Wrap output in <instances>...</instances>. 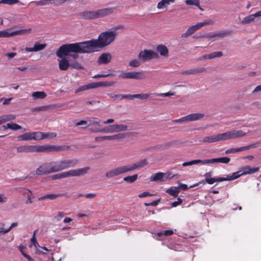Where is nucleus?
<instances>
[{"mask_svg":"<svg viewBox=\"0 0 261 261\" xmlns=\"http://www.w3.org/2000/svg\"><path fill=\"white\" fill-rule=\"evenodd\" d=\"M65 216V214L63 212H59L58 213L57 216H55V219L57 221L61 220Z\"/></svg>","mask_w":261,"mask_h":261,"instance_id":"0e129e2a","label":"nucleus"},{"mask_svg":"<svg viewBox=\"0 0 261 261\" xmlns=\"http://www.w3.org/2000/svg\"><path fill=\"white\" fill-rule=\"evenodd\" d=\"M118 76L119 77L123 79H134L140 80L145 79V76H144L143 72L139 71L128 72H123L120 74Z\"/></svg>","mask_w":261,"mask_h":261,"instance_id":"39448f33","label":"nucleus"},{"mask_svg":"<svg viewBox=\"0 0 261 261\" xmlns=\"http://www.w3.org/2000/svg\"><path fill=\"white\" fill-rule=\"evenodd\" d=\"M8 198L3 194H0V204L6 203L7 202Z\"/></svg>","mask_w":261,"mask_h":261,"instance_id":"338daca9","label":"nucleus"},{"mask_svg":"<svg viewBox=\"0 0 261 261\" xmlns=\"http://www.w3.org/2000/svg\"><path fill=\"white\" fill-rule=\"evenodd\" d=\"M70 66L76 69H83L82 66L77 62H74L73 63H70Z\"/></svg>","mask_w":261,"mask_h":261,"instance_id":"6e6d98bb","label":"nucleus"},{"mask_svg":"<svg viewBox=\"0 0 261 261\" xmlns=\"http://www.w3.org/2000/svg\"><path fill=\"white\" fill-rule=\"evenodd\" d=\"M114 9L111 8H104L96 11H85L80 13L82 18L85 19H94L101 18L112 14Z\"/></svg>","mask_w":261,"mask_h":261,"instance_id":"f03ea898","label":"nucleus"},{"mask_svg":"<svg viewBox=\"0 0 261 261\" xmlns=\"http://www.w3.org/2000/svg\"><path fill=\"white\" fill-rule=\"evenodd\" d=\"M2 128L4 130L10 129L12 130H18L21 128V126L16 123H7L6 125H3Z\"/></svg>","mask_w":261,"mask_h":261,"instance_id":"c756f323","label":"nucleus"},{"mask_svg":"<svg viewBox=\"0 0 261 261\" xmlns=\"http://www.w3.org/2000/svg\"><path fill=\"white\" fill-rule=\"evenodd\" d=\"M59 66L60 70H67L70 66V64L66 58H64L59 61Z\"/></svg>","mask_w":261,"mask_h":261,"instance_id":"cd10ccee","label":"nucleus"},{"mask_svg":"<svg viewBox=\"0 0 261 261\" xmlns=\"http://www.w3.org/2000/svg\"><path fill=\"white\" fill-rule=\"evenodd\" d=\"M223 53L221 51H214L210 54V59L220 57L222 56Z\"/></svg>","mask_w":261,"mask_h":261,"instance_id":"603ef678","label":"nucleus"},{"mask_svg":"<svg viewBox=\"0 0 261 261\" xmlns=\"http://www.w3.org/2000/svg\"><path fill=\"white\" fill-rule=\"evenodd\" d=\"M2 116L4 118L5 122L10 120H14L16 118L15 115L13 114L4 115Z\"/></svg>","mask_w":261,"mask_h":261,"instance_id":"09e8293b","label":"nucleus"},{"mask_svg":"<svg viewBox=\"0 0 261 261\" xmlns=\"http://www.w3.org/2000/svg\"><path fill=\"white\" fill-rule=\"evenodd\" d=\"M127 172H129L127 165H125L123 166H119L109 170L106 173L105 175L107 178H112Z\"/></svg>","mask_w":261,"mask_h":261,"instance_id":"20e7f679","label":"nucleus"},{"mask_svg":"<svg viewBox=\"0 0 261 261\" xmlns=\"http://www.w3.org/2000/svg\"><path fill=\"white\" fill-rule=\"evenodd\" d=\"M173 233V230H164L163 231H160V232H158L157 235L159 237H161L163 235H164L165 236H171Z\"/></svg>","mask_w":261,"mask_h":261,"instance_id":"79ce46f5","label":"nucleus"},{"mask_svg":"<svg viewBox=\"0 0 261 261\" xmlns=\"http://www.w3.org/2000/svg\"><path fill=\"white\" fill-rule=\"evenodd\" d=\"M174 3L175 0H161L158 3L156 7L160 10L167 9L168 6Z\"/></svg>","mask_w":261,"mask_h":261,"instance_id":"6ab92c4d","label":"nucleus"},{"mask_svg":"<svg viewBox=\"0 0 261 261\" xmlns=\"http://www.w3.org/2000/svg\"><path fill=\"white\" fill-rule=\"evenodd\" d=\"M32 96L34 99H44L46 96V94L43 91H37L32 93Z\"/></svg>","mask_w":261,"mask_h":261,"instance_id":"f704fd0d","label":"nucleus"},{"mask_svg":"<svg viewBox=\"0 0 261 261\" xmlns=\"http://www.w3.org/2000/svg\"><path fill=\"white\" fill-rule=\"evenodd\" d=\"M49 108V106H40L36 108H34L32 109V112L36 111H46Z\"/></svg>","mask_w":261,"mask_h":261,"instance_id":"de8ad7c7","label":"nucleus"},{"mask_svg":"<svg viewBox=\"0 0 261 261\" xmlns=\"http://www.w3.org/2000/svg\"><path fill=\"white\" fill-rule=\"evenodd\" d=\"M115 133L126 131L128 129V126L125 124H114Z\"/></svg>","mask_w":261,"mask_h":261,"instance_id":"7c9ffc66","label":"nucleus"},{"mask_svg":"<svg viewBox=\"0 0 261 261\" xmlns=\"http://www.w3.org/2000/svg\"><path fill=\"white\" fill-rule=\"evenodd\" d=\"M79 88H80V90H81V91L89 90V89H94L93 82L89 83L88 84H87V85L82 86L80 87H79Z\"/></svg>","mask_w":261,"mask_h":261,"instance_id":"a18cd8bd","label":"nucleus"},{"mask_svg":"<svg viewBox=\"0 0 261 261\" xmlns=\"http://www.w3.org/2000/svg\"><path fill=\"white\" fill-rule=\"evenodd\" d=\"M195 32V30L194 29V27H193L192 25L188 28V30L186 31V33H183L181 35V37L182 38H187V37L190 36V35H192Z\"/></svg>","mask_w":261,"mask_h":261,"instance_id":"4c0bfd02","label":"nucleus"},{"mask_svg":"<svg viewBox=\"0 0 261 261\" xmlns=\"http://www.w3.org/2000/svg\"><path fill=\"white\" fill-rule=\"evenodd\" d=\"M205 182L208 184H213L215 182H221L225 181L224 177H215L205 179Z\"/></svg>","mask_w":261,"mask_h":261,"instance_id":"c9c22d12","label":"nucleus"},{"mask_svg":"<svg viewBox=\"0 0 261 261\" xmlns=\"http://www.w3.org/2000/svg\"><path fill=\"white\" fill-rule=\"evenodd\" d=\"M185 3L187 5H193L196 7H199L200 1L199 0H186Z\"/></svg>","mask_w":261,"mask_h":261,"instance_id":"c03bdc74","label":"nucleus"},{"mask_svg":"<svg viewBox=\"0 0 261 261\" xmlns=\"http://www.w3.org/2000/svg\"><path fill=\"white\" fill-rule=\"evenodd\" d=\"M166 174H167V173L164 174V173L162 172H159L152 175L150 177V179L152 181H164L165 180V179L164 178V176Z\"/></svg>","mask_w":261,"mask_h":261,"instance_id":"4be33fe9","label":"nucleus"},{"mask_svg":"<svg viewBox=\"0 0 261 261\" xmlns=\"http://www.w3.org/2000/svg\"><path fill=\"white\" fill-rule=\"evenodd\" d=\"M67 193H58V194H46L44 196H41V197L39 198V200H42L45 199H49L50 200L55 199L58 197H61V196H66Z\"/></svg>","mask_w":261,"mask_h":261,"instance_id":"a211bd4d","label":"nucleus"},{"mask_svg":"<svg viewBox=\"0 0 261 261\" xmlns=\"http://www.w3.org/2000/svg\"><path fill=\"white\" fill-rule=\"evenodd\" d=\"M214 24L213 21L212 20H206L203 22H199L197 23L196 24L192 25L194 27V29L195 31L200 29L202 27L207 25H213Z\"/></svg>","mask_w":261,"mask_h":261,"instance_id":"5701e85b","label":"nucleus"},{"mask_svg":"<svg viewBox=\"0 0 261 261\" xmlns=\"http://www.w3.org/2000/svg\"><path fill=\"white\" fill-rule=\"evenodd\" d=\"M109 95L112 98H114V99H123V94H109Z\"/></svg>","mask_w":261,"mask_h":261,"instance_id":"69168bd1","label":"nucleus"},{"mask_svg":"<svg viewBox=\"0 0 261 261\" xmlns=\"http://www.w3.org/2000/svg\"><path fill=\"white\" fill-rule=\"evenodd\" d=\"M35 147L33 145H22L16 148L17 151L20 153L34 152Z\"/></svg>","mask_w":261,"mask_h":261,"instance_id":"f3484780","label":"nucleus"},{"mask_svg":"<svg viewBox=\"0 0 261 261\" xmlns=\"http://www.w3.org/2000/svg\"><path fill=\"white\" fill-rule=\"evenodd\" d=\"M89 170L90 167H86L83 168H80L74 170H71L66 171L67 176L68 177L82 176L86 174Z\"/></svg>","mask_w":261,"mask_h":261,"instance_id":"9b49d317","label":"nucleus"},{"mask_svg":"<svg viewBox=\"0 0 261 261\" xmlns=\"http://www.w3.org/2000/svg\"><path fill=\"white\" fill-rule=\"evenodd\" d=\"M112 59L111 54L109 53H103L101 54L98 59L99 64H106L109 63Z\"/></svg>","mask_w":261,"mask_h":261,"instance_id":"dca6fc26","label":"nucleus"},{"mask_svg":"<svg viewBox=\"0 0 261 261\" xmlns=\"http://www.w3.org/2000/svg\"><path fill=\"white\" fill-rule=\"evenodd\" d=\"M153 195H154L150 194L148 192L146 191V192H144L143 193L139 194L138 196L139 198H143V197H145L147 196H153Z\"/></svg>","mask_w":261,"mask_h":261,"instance_id":"774afa93","label":"nucleus"},{"mask_svg":"<svg viewBox=\"0 0 261 261\" xmlns=\"http://www.w3.org/2000/svg\"><path fill=\"white\" fill-rule=\"evenodd\" d=\"M35 152H45L49 149V145H44V146H34Z\"/></svg>","mask_w":261,"mask_h":261,"instance_id":"58836bf2","label":"nucleus"},{"mask_svg":"<svg viewBox=\"0 0 261 261\" xmlns=\"http://www.w3.org/2000/svg\"><path fill=\"white\" fill-rule=\"evenodd\" d=\"M19 2V0H1V2H2V4L9 5L18 3Z\"/></svg>","mask_w":261,"mask_h":261,"instance_id":"864d4df0","label":"nucleus"},{"mask_svg":"<svg viewBox=\"0 0 261 261\" xmlns=\"http://www.w3.org/2000/svg\"><path fill=\"white\" fill-rule=\"evenodd\" d=\"M125 135L124 134L119 133L113 135V140H118L121 139L125 137Z\"/></svg>","mask_w":261,"mask_h":261,"instance_id":"052dcab7","label":"nucleus"},{"mask_svg":"<svg viewBox=\"0 0 261 261\" xmlns=\"http://www.w3.org/2000/svg\"><path fill=\"white\" fill-rule=\"evenodd\" d=\"M151 95L153 96V94L149 93H141L135 94V98H139L140 99H147Z\"/></svg>","mask_w":261,"mask_h":261,"instance_id":"a19ab883","label":"nucleus"},{"mask_svg":"<svg viewBox=\"0 0 261 261\" xmlns=\"http://www.w3.org/2000/svg\"><path fill=\"white\" fill-rule=\"evenodd\" d=\"M52 164L54 172L63 170L60 160L52 162Z\"/></svg>","mask_w":261,"mask_h":261,"instance_id":"72a5a7b5","label":"nucleus"},{"mask_svg":"<svg viewBox=\"0 0 261 261\" xmlns=\"http://www.w3.org/2000/svg\"><path fill=\"white\" fill-rule=\"evenodd\" d=\"M240 151V148H233L227 149L225 153V154H229V153H236Z\"/></svg>","mask_w":261,"mask_h":261,"instance_id":"13d9d810","label":"nucleus"},{"mask_svg":"<svg viewBox=\"0 0 261 261\" xmlns=\"http://www.w3.org/2000/svg\"><path fill=\"white\" fill-rule=\"evenodd\" d=\"M257 144H250V145L246 146L240 147V151H243L252 148L256 147H257Z\"/></svg>","mask_w":261,"mask_h":261,"instance_id":"4d7b16f0","label":"nucleus"},{"mask_svg":"<svg viewBox=\"0 0 261 261\" xmlns=\"http://www.w3.org/2000/svg\"><path fill=\"white\" fill-rule=\"evenodd\" d=\"M40 135L41 134L39 132L25 133L18 136V139L19 141L40 140Z\"/></svg>","mask_w":261,"mask_h":261,"instance_id":"6e6552de","label":"nucleus"},{"mask_svg":"<svg viewBox=\"0 0 261 261\" xmlns=\"http://www.w3.org/2000/svg\"><path fill=\"white\" fill-rule=\"evenodd\" d=\"M87 121L89 122L88 125L84 126V128H86L91 125H94L99 126L101 125V120L97 117H87Z\"/></svg>","mask_w":261,"mask_h":261,"instance_id":"aec40b11","label":"nucleus"},{"mask_svg":"<svg viewBox=\"0 0 261 261\" xmlns=\"http://www.w3.org/2000/svg\"><path fill=\"white\" fill-rule=\"evenodd\" d=\"M10 29H6L0 31V38H9L15 35H22L26 32H30V30H19L10 32Z\"/></svg>","mask_w":261,"mask_h":261,"instance_id":"1a4fd4ad","label":"nucleus"},{"mask_svg":"<svg viewBox=\"0 0 261 261\" xmlns=\"http://www.w3.org/2000/svg\"><path fill=\"white\" fill-rule=\"evenodd\" d=\"M138 178V175L137 174H134L132 176H127L125 177H124L123 180L129 183H133L135 182Z\"/></svg>","mask_w":261,"mask_h":261,"instance_id":"ea45409f","label":"nucleus"},{"mask_svg":"<svg viewBox=\"0 0 261 261\" xmlns=\"http://www.w3.org/2000/svg\"><path fill=\"white\" fill-rule=\"evenodd\" d=\"M243 174H242V171H240L238 172L233 173L231 175H226V177H224V178L225 179V181L226 180H234L235 179L239 178L240 176H241Z\"/></svg>","mask_w":261,"mask_h":261,"instance_id":"2f4dec72","label":"nucleus"},{"mask_svg":"<svg viewBox=\"0 0 261 261\" xmlns=\"http://www.w3.org/2000/svg\"><path fill=\"white\" fill-rule=\"evenodd\" d=\"M180 74L182 75H191V74H196L195 69H190L189 70H187L185 71H182L180 72Z\"/></svg>","mask_w":261,"mask_h":261,"instance_id":"5fc2aeb1","label":"nucleus"},{"mask_svg":"<svg viewBox=\"0 0 261 261\" xmlns=\"http://www.w3.org/2000/svg\"><path fill=\"white\" fill-rule=\"evenodd\" d=\"M259 171L258 168H251L249 166H246L244 167L241 171L243 175L252 174L256 173Z\"/></svg>","mask_w":261,"mask_h":261,"instance_id":"393cba45","label":"nucleus"},{"mask_svg":"<svg viewBox=\"0 0 261 261\" xmlns=\"http://www.w3.org/2000/svg\"><path fill=\"white\" fill-rule=\"evenodd\" d=\"M60 161L63 170L74 167L78 163L76 159H64Z\"/></svg>","mask_w":261,"mask_h":261,"instance_id":"2eb2a0df","label":"nucleus"},{"mask_svg":"<svg viewBox=\"0 0 261 261\" xmlns=\"http://www.w3.org/2000/svg\"><path fill=\"white\" fill-rule=\"evenodd\" d=\"M230 161L229 158L228 157H221L218 158L211 159V164H217L219 163L223 164H228Z\"/></svg>","mask_w":261,"mask_h":261,"instance_id":"b1692460","label":"nucleus"},{"mask_svg":"<svg viewBox=\"0 0 261 261\" xmlns=\"http://www.w3.org/2000/svg\"><path fill=\"white\" fill-rule=\"evenodd\" d=\"M64 146H50L49 145V151H58L60 150H64Z\"/></svg>","mask_w":261,"mask_h":261,"instance_id":"8fccbe9b","label":"nucleus"},{"mask_svg":"<svg viewBox=\"0 0 261 261\" xmlns=\"http://www.w3.org/2000/svg\"><path fill=\"white\" fill-rule=\"evenodd\" d=\"M204 116V114L203 113H192L182 117L179 119L173 120L172 121L174 123H188L191 121L199 120L202 119Z\"/></svg>","mask_w":261,"mask_h":261,"instance_id":"7ed1b4c3","label":"nucleus"},{"mask_svg":"<svg viewBox=\"0 0 261 261\" xmlns=\"http://www.w3.org/2000/svg\"><path fill=\"white\" fill-rule=\"evenodd\" d=\"M114 83L113 82H93V88H96L100 87H111L114 85Z\"/></svg>","mask_w":261,"mask_h":261,"instance_id":"a878e982","label":"nucleus"},{"mask_svg":"<svg viewBox=\"0 0 261 261\" xmlns=\"http://www.w3.org/2000/svg\"><path fill=\"white\" fill-rule=\"evenodd\" d=\"M174 93L172 92H167V93H153V96H160L162 97H169L172 95H174Z\"/></svg>","mask_w":261,"mask_h":261,"instance_id":"3c124183","label":"nucleus"},{"mask_svg":"<svg viewBox=\"0 0 261 261\" xmlns=\"http://www.w3.org/2000/svg\"><path fill=\"white\" fill-rule=\"evenodd\" d=\"M147 165V160L146 159H144L132 165H127V167L128 168V172H131L143 168Z\"/></svg>","mask_w":261,"mask_h":261,"instance_id":"ddd939ff","label":"nucleus"},{"mask_svg":"<svg viewBox=\"0 0 261 261\" xmlns=\"http://www.w3.org/2000/svg\"><path fill=\"white\" fill-rule=\"evenodd\" d=\"M230 32L228 31L220 32L211 35H207L206 36H202L200 37H205L207 38H213L215 37H224L228 35Z\"/></svg>","mask_w":261,"mask_h":261,"instance_id":"412c9836","label":"nucleus"},{"mask_svg":"<svg viewBox=\"0 0 261 261\" xmlns=\"http://www.w3.org/2000/svg\"><path fill=\"white\" fill-rule=\"evenodd\" d=\"M115 127H114V124L108 125L107 126H106L102 128L99 129L97 128H91L90 131L91 132L93 133H115L114 131Z\"/></svg>","mask_w":261,"mask_h":261,"instance_id":"4468645a","label":"nucleus"},{"mask_svg":"<svg viewBox=\"0 0 261 261\" xmlns=\"http://www.w3.org/2000/svg\"><path fill=\"white\" fill-rule=\"evenodd\" d=\"M116 36V31L111 30L100 33L97 39L64 44L59 48L57 55L61 57L62 55H67L70 51L80 54L91 53L93 52L96 48H102L110 44L114 41Z\"/></svg>","mask_w":261,"mask_h":261,"instance_id":"f257e3e1","label":"nucleus"},{"mask_svg":"<svg viewBox=\"0 0 261 261\" xmlns=\"http://www.w3.org/2000/svg\"><path fill=\"white\" fill-rule=\"evenodd\" d=\"M182 199L180 198V197H179L177 198V201H174L173 202H172L171 203V205H172V207H176L177 205L180 204L182 203Z\"/></svg>","mask_w":261,"mask_h":261,"instance_id":"e2e57ef3","label":"nucleus"},{"mask_svg":"<svg viewBox=\"0 0 261 261\" xmlns=\"http://www.w3.org/2000/svg\"><path fill=\"white\" fill-rule=\"evenodd\" d=\"M158 54L151 50L144 49L141 51L138 56L139 59L145 61L147 60H150L153 58H158Z\"/></svg>","mask_w":261,"mask_h":261,"instance_id":"0eeeda50","label":"nucleus"},{"mask_svg":"<svg viewBox=\"0 0 261 261\" xmlns=\"http://www.w3.org/2000/svg\"><path fill=\"white\" fill-rule=\"evenodd\" d=\"M50 4V0H40L37 2V6H45Z\"/></svg>","mask_w":261,"mask_h":261,"instance_id":"bf43d9fd","label":"nucleus"},{"mask_svg":"<svg viewBox=\"0 0 261 261\" xmlns=\"http://www.w3.org/2000/svg\"><path fill=\"white\" fill-rule=\"evenodd\" d=\"M254 20L255 17L253 14H250L243 18L241 23L243 24H246L254 21Z\"/></svg>","mask_w":261,"mask_h":261,"instance_id":"473e14b6","label":"nucleus"},{"mask_svg":"<svg viewBox=\"0 0 261 261\" xmlns=\"http://www.w3.org/2000/svg\"><path fill=\"white\" fill-rule=\"evenodd\" d=\"M51 173H54L52 162L49 163H45L40 166L36 171L37 175H40L47 174Z\"/></svg>","mask_w":261,"mask_h":261,"instance_id":"423d86ee","label":"nucleus"},{"mask_svg":"<svg viewBox=\"0 0 261 261\" xmlns=\"http://www.w3.org/2000/svg\"><path fill=\"white\" fill-rule=\"evenodd\" d=\"M223 134L224 140H226L244 137L245 136L246 133L243 132L242 130H232L224 133Z\"/></svg>","mask_w":261,"mask_h":261,"instance_id":"9d476101","label":"nucleus"},{"mask_svg":"<svg viewBox=\"0 0 261 261\" xmlns=\"http://www.w3.org/2000/svg\"><path fill=\"white\" fill-rule=\"evenodd\" d=\"M160 199H159L156 200H155V201H153L152 202H149V203H144V205L145 206H156L159 202H160Z\"/></svg>","mask_w":261,"mask_h":261,"instance_id":"680f3d73","label":"nucleus"},{"mask_svg":"<svg viewBox=\"0 0 261 261\" xmlns=\"http://www.w3.org/2000/svg\"><path fill=\"white\" fill-rule=\"evenodd\" d=\"M224 140H225L224 134L222 133L216 135L205 137L203 138L202 142L204 143H213Z\"/></svg>","mask_w":261,"mask_h":261,"instance_id":"f8f14e48","label":"nucleus"},{"mask_svg":"<svg viewBox=\"0 0 261 261\" xmlns=\"http://www.w3.org/2000/svg\"><path fill=\"white\" fill-rule=\"evenodd\" d=\"M46 47L45 44H40L38 42L34 44V47L36 51H38L44 49Z\"/></svg>","mask_w":261,"mask_h":261,"instance_id":"49530a36","label":"nucleus"},{"mask_svg":"<svg viewBox=\"0 0 261 261\" xmlns=\"http://www.w3.org/2000/svg\"><path fill=\"white\" fill-rule=\"evenodd\" d=\"M166 192L171 196L177 197L180 190H179V187H171L167 189Z\"/></svg>","mask_w":261,"mask_h":261,"instance_id":"c85d7f7f","label":"nucleus"},{"mask_svg":"<svg viewBox=\"0 0 261 261\" xmlns=\"http://www.w3.org/2000/svg\"><path fill=\"white\" fill-rule=\"evenodd\" d=\"M156 50L162 56L167 57L168 55V49L164 45H159L156 47Z\"/></svg>","mask_w":261,"mask_h":261,"instance_id":"bb28decb","label":"nucleus"},{"mask_svg":"<svg viewBox=\"0 0 261 261\" xmlns=\"http://www.w3.org/2000/svg\"><path fill=\"white\" fill-rule=\"evenodd\" d=\"M141 65V62L137 60L134 59L129 62V66L132 67H138Z\"/></svg>","mask_w":261,"mask_h":261,"instance_id":"37998d69","label":"nucleus"},{"mask_svg":"<svg viewBox=\"0 0 261 261\" xmlns=\"http://www.w3.org/2000/svg\"><path fill=\"white\" fill-rule=\"evenodd\" d=\"M39 133L41 134V135H40V140L46 138H54L57 136V134L55 133H44L40 132Z\"/></svg>","mask_w":261,"mask_h":261,"instance_id":"e433bc0d","label":"nucleus"}]
</instances>
